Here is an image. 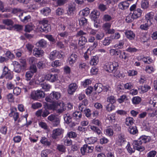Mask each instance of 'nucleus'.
<instances>
[{
    "mask_svg": "<svg viewBox=\"0 0 157 157\" xmlns=\"http://www.w3.org/2000/svg\"><path fill=\"white\" fill-rule=\"evenodd\" d=\"M105 66L107 71L110 73H113L114 76H117L116 73L117 72L118 67H119V63L118 62H113L112 63L110 62L106 63Z\"/></svg>",
    "mask_w": 157,
    "mask_h": 157,
    "instance_id": "f257e3e1",
    "label": "nucleus"
},
{
    "mask_svg": "<svg viewBox=\"0 0 157 157\" xmlns=\"http://www.w3.org/2000/svg\"><path fill=\"white\" fill-rule=\"evenodd\" d=\"M65 104L62 101H59L53 103L52 108L54 109H57V113H60L65 110Z\"/></svg>",
    "mask_w": 157,
    "mask_h": 157,
    "instance_id": "f03ea898",
    "label": "nucleus"
},
{
    "mask_svg": "<svg viewBox=\"0 0 157 157\" xmlns=\"http://www.w3.org/2000/svg\"><path fill=\"white\" fill-rule=\"evenodd\" d=\"M48 119L52 122L53 126L58 127L60 126V119L56 115L51 114L48 117Z\"/></svg>",
    "mask_w": 157,
    "mask_h": 157,
    "instance_id": "7ed1b4c3",
    "label": "nucleus"
},
{
    "mask_svg": "<svg viewBox=\"0 0 157 157\" xmlns=\"http://www.w3.org/2000/svg\"><path fill=\"white\" fill-rule=\"evenodd\" d=\"M32 99L36 100L38 98H42L44 97L45 94L44 92L40 90H38L33 92L31 94Z\"/></svg>",
    "mask_w": 157,
    "mask_h": 157,
    "instance_id": "20e7f679",
    "label": "nucleus"
},
{
    "mask_svg": "<svg viewBox=\"0 0 157 157\" xmlns=\"http://www.w3.org/2000/svg\"><path fill=\"white\" fill-rule=\"evenodd\" d=\"M111 24L109 23L106 22L102 26V28L106 33L113 34L115 32V30L112 29H110Z\"/></svg>",
    "mask_w": 157,
    "mask_h": 157,
    "instance_id": "39448f33",
    "label": "nucleus"
},
{
    "mask_svg": "<svg viewBox=\"0 0 157 157\" xmlns=\"http://www.w3.org/2000/svg\"><path fill=\"white\" fill-rule=\"evenodd\" d=\"M94 149L93 146H88L87 144H84L81 148V152L82 155H84L86 152L91 153L92 152Z\"/></svg>",
    "mask_w": 157,
    "mask_h": 157,
    "instance_id": "423d86ee",
    "label": "nucleus"
},
{
    "mask_svg": "<svg viewBox=\"0 0 157 157\" xmlns=\"http://www.w3.org/2000/svg\"><path fill=\"white\" fill-rule=\"evenodd\" d=\"M63 54L60 53L59 52L57 51H54L51 52L49 56V58L52 60H53L56 58H60L63 57Z\"/></svg>",
    "mask_w": 157,
    "mask_h": 157,
    "instance_id": "0eeeda50",
    "label": "nucleus"
},
{
    "mask_svg": "<svg viewBox=\"0 0 157 157\" xmlns=\"http://www.w3.org/2000/svg\"><path fill=\"white\" fill-rule=\"evenodd\" d=\"M132 145L133 148L135 150H136L140 151H142L144 150V148L141 145V142L139 141L138 140H137L133 141Z\"/></svg>",
    "mask_w": 157,
    "mask_h": 157,
    "instance_id": "6e6552de",
    "label": "nucleus"
},
{
    "mask_svg": "<svg viewBox=\"0 0 157 157\" xmlns=\"http://www.w3.org/2000/svg\"><path fill=\"white\" fill-rule=\"evenodd\" d=\"M64 130L62 128H57L54 129L52 131V137L54 139H56L58 137L62 134Z\"/></svg>",
    "mask_w": 157,
    "mask_h": 157,
    "instance_id": "1a4fd4ad",
    "label": "nucleus"
},
{
    "mask_svg": "<svg viewBox=\"0 0 157 157\" xmlns=\"http://www.w3.org/2000/svg\"><path fill=\"white\" fill-rule=\"evenodd\" d=\"M142 11L140 8H137L134 10L133 13H131V17L133 19H136L140 17L142 13Z\"/></svg>",
    "mask_w": 157,
    "mask_h": 157,
    "instance_id": "9d476101",
    "label": "nucleus"
},
{
    "mask_svg": "<svg viewBox=\"0 0 157 157\" xmlns=\"http://www.w3.org/2000/svg\"><path fill=\"white\" fill-rule=\"evenodd\" d=\"M78 58L77 55L75 53H73L71 54L68 58L69 64L73 65L77 61Z\"/></svg>",
    "mask_w": 157,
    "mask_h": 157,
    "instance_id": "9b49d317",
    "label": "nucleus"
},
{
    "mask_svg": "<svg viewBox=\"0 0 157 157\" xmlns=\"http://www.w3.org/2000/svg\"><path fill=\"white\" fill-rule=\"evenodd\" d=\"M88 101L86 99H84L82 101V103H80L78 106V109L80 110V112H83L86 109V105H88Z\"/></svg>",
    "mask_w": 157,
    "mask_h": 157,
    "instance_id": "f8f14e48",
    "label": "nucleus"
},
{
    "mask_svg": "<svg viewBox=\"0 0 157 157\" xmlns=\"http://www.w3.org/2000/svg\"><path fill=\"white\" fill-rule=\"evenodd\" d=\"M11 112L9 114L10 117L13 116V118L15 121H16L19 117V113H18L15 112L17 109L16 108H13L10 109Z\"/></svg>",
    "mask_w": 157,
    "mask_h": 157,
    "instance_id": "ddd939ff",
    "label": "nucleus"
},
{
    "mask_svg": "<svg viewBox=\"0 0 157 157\" xmlns=\"http://www.w3.org/2000/svg\"><path fill=\"white\" fill-rule=\"evenodd\" d=\"M77 88V86L75 83L71 84L69 86L68 89V93L70 94H72L76 90Z\"/></svg>",
    "mask_w": 157,
    "mask_h": 157,
    "instance_id": "4468645a",
    "label": "nucleus"
},
{
    "mask_svg": "<svg viewBox=\"0 0 157 157\" xmlns=\"http://www.w3.org/2000/svg\"><path fill=\"white\" fill-rule=\"evenodd\" d=\"M3 23L6 25L10 26L9 28H7V29L9 30L12 29V27L13 24V22L11 20L7 19H4L3 21Z\"/></svg>",
    "mask_w": 157,
    "mask_h": 157,
    "instance_id": "2eb2a0df",
    "label": "nucleus"
},
{
    "mask_svg": "<svg viewBox=\"0 0 157 157\" xmlns=\"http://www.w3.org/2000/svg\"><path fill=\"white\" fill-rule=\"evenodd\" d=\"M14 66L13 71L17 73H20L21 72L22 66L18 63L16 61H14L13 62Z\"/></svg>",
    "mask_w": 157,
    "mask_h": 157,
    "instance_id": "dca6fc26",
    "label": "nucleus"
},
{
    "mask_svg": "<svg viewBox=\"0 0 157 157\" xmlns=\"http://www.w3.org/2000/svg\"><path fill=\"white\" fill-rule=\"evenodd\" d=\"M39 29L41 32L47 33L51 31V28L49 24L42 25L40 27Z\"/></svg>",
    "mask_w": 157,
    "mask_h": 157,
    "instance_id": "f3484780",
    "label": "nucleus"
},
{
    "mask_svg": "<svg viewBox=\"0 0 157 157\" xmlns=\"http://www.w3.org/2000/svg\"><path fill=\"white\" fill-rule=\"evenodd\" d=\"M61 97V94L58 92L53 91L50 94V97L54 100L59 99Z\"/></svg>",
    "mask_w": 157,
    "mask_h": 157,
    "instance_id": "a211bd4d",
    "label": "nucleus"
},
{
    "mask_svg": "<svg viewBox=\"0 0 157 157\" xmlns=\"http://www.w3.org/2000/svg\"><path fill=\"white\" fill-rule=\"evenodd\" d=\"M33 53L35 56L39 57L43 55L44 52L42 50L35 48L33 50Z\"/></svg>",
    "mask_w": 157,
    "mask_h": 157,
    "instance_id": "6ab92c4d",
    "label": "nucleus"
},
{
    "mask_svg": "<svg viewBox=\"0 0 157 157\" xmlns=\"http://www.w3.org/2000/svg\"><path fill=\"white\" fill-rule=\"evenodd\" d=\"M125 34L126 37L130 40H132L134 39L135 34L131 30H126L125 33Z\"/></svg>",
    "mask_w": 157,
    "mask_h": 157,
    "instance_id": "aec40b11",
    "label": "nucleus"
},
{
    "mask_svg": "<svg viewBox=\"0 0 157 157\" xmlns=\"http://www.w3.org/2000/svg\"><path fill=\"white\" fill-rule=\"evenodd\" d=\"M72 116L76 121L79 122L82 117V113L80 112L75 111L73 113Z\"/></svg>",
    "mask_w": 157,
    "mask_h": 157,
    "instance_id": "412c9836",
    "label": "nucleus"
},
{
    "mask_svg": "<svg viewBox=\"0 0 157 157\" xmlns=\"http://www.w3.org/2000/svg\"><path fill=\"white\" fill-rule=\"evenodd\" d=\"M100 15V12L97 10H95L93 11L90 14V16L91 19L94 20L95 22V20L98 18Z\"/></svg>",
    "mask_w": 157,
    "mask_h": 157,
    "instance_id": "4be33fe9",
    "label": "nucleus"
},
{
    "mask_svg": "<svg viewBox=\"0 0 157 157\" xmlns=\"http://www.w3.org/2000/svg\"><path fill=\"white\" fill-rule=\"evenodd\" d=\"M94 87V90L98 93H100L103 90V85L101 83H96Z\"/></svg>",
    "mask_w": 157,
    "mask_h": 157,
    "instance_id": "5701e85b",
    "label": "nucleus"
},
{
    "mask_svg": "<svg viewBox=\"0 0 157 157\" xmlns=\"http://www.w3.org/2000/svg\"><path fill=\"white\" fill-rule=\"evenodd\" d=\"M129 6V4L127 1H124L120 3L118 7L120 9L124 10L127 9Z\"/></svg>",
    "mask_w": 157,
    "mask_h": 157,
    "instance_id": "b1692460",
    "label": "nucleus"
},
{
    "mask_svg": "<svg viewBox=\"0 0 157 157\" xmlns=\"http://www.w3.org/2000/svg\"><path fill=\"white\" fill-rule=\"evenodd\" d=\"M151 140L150 136H142L138 139L139 142H141V144L146 143L149 142Z\"/></svg>",
    "mask_w": 157,
    "mask_h": 157,
    "instance_id": "393cba45",
    "label": "nucleus"
},
{
    "mask_svg": "<svg viewBox=\"0 0 157 157\" xmlns=\"http://www.w3.org/2000/svg\"><path fill=\"white\" fill-rule=\"evenodd\" d=\"M51 12V9L47 7H44L40 11L41 13L44 16L48 15L50 14Z\"/></svg>",
    "mask_w": 157,
    "mask_h": 157,
    "instance_id": "a878e982",
    "label": "nucleus"
},
{
    "mask_svg": "<svg viewBox=\"0 0 157 157\" xmlns=\"http://www.w3.org/2000/svg\"><path fill=\"white\" fill-rule=\"evenodd\" d=\"M36 45L38 47L44 48L46 47L47 42L44 39H41L36 43Z\"/></svg>",
    "mask_w": 157,
    "mask_h": 157,
    "instance_id": "bb28decb",
    "label": "nucleus"
},
{
    "mask_svg": "<svg viewBox=\"0 0 157 157\" xmlns=\"http://www.w3.org/2000/svg\"><path fill=\"white\" fill-rule=\"evenodd\" d=\"M87 42L86 38L83 36H80L79 39L78 44L80 46H83Z\"/></svg>",
    "mask_w": 157,
    "mask_h": 157,
    "instance_id": "cd10ccee",
    "label": "nucleus"
},
{
    "mask_svg": "<svg viewBox=\"0 0 157 157\" xmlns=\"http://www.w3.org/2000/svg\"><path fill=\"white\" fill-rule=\"evenodd\" d=\"M128 131L130 134L132 135H135L138 132V130L136 126L129 127Z\"/></svg>",
    "mask_w": 157,
    "mask_h": 157,
    "instance_id": "c85d7f7f",
    "label": "nucleus"
},
{
    "mask_svg": "<svg viewBox=\"0 0 157 157\" xmlns=\"http://www.w3.org/2000/svg\"><path fill=\"white\" fill-rule=\"evenodd\" d=\"M99 61L98 58L97 56H93L91 57L90 63L91 65H96Z\"/></svg>",
    "mask_w": 157,
    "mask_h": 157,
    "instance_id": "c756f323",
    "label": "nucleus"
},
{
    "mask_svg": "<svg viewBox=\"0 0 157 157\" xmlns=\"http://www.w3.org/2000/svg\"><path fill=\"white\" fill-rule=\"evenodd\" d=\"M109 52L112 56H117L121 54V51L118 49H111L109 51Z\"/></svg>",
    "mask_w": 157,
    "mask_h": 157,
    "instance_id": "7c9ffc66",
    "label": "nucleus"
},
{
    "mask_svg": "<svg viewBox=\"0 0 157 157\" xmlns=\"http://www.w3.org/2000/svg\"><path fill=\"white\" fill-rule=\"evenodd\" d=\"M151 24L150 20H147L146 23L140 25V28L142 30H147L148 29V26L151 25Z\"/></svg>",
    "mask_w": 157,
    "mask_h": 157,
    "instance_id": "2f4dec72",
    "label": "nucleus"
},
{
    "mask_svg": "<svg viewBox=\"0 0 157 157\" xmlns=\"http://www.w3.org/2000/svg\"><path fill=\"white\" fill-rule=\"evenodd\" d=\"M134 122V120L132 117H128L126 118L125 123L127 126H129L132 125Z\"/></svg>",
    "mask_w": 157,
    "mask_h": 157,
    "instance_id": "473e14b6",
    "label": "nucleus"
},
{
    "mask_svg": "<svg viewBox=\"0 0 157 157\" xmlns=\"http://www.w3.org/2000/svg\"><path fill=\"white\" fill-rule=\"evenodd\" d=\"M89 9L88 8H86L80 11L79 13V14L81 16H86L89 14Z\"/></svg>",
    "mask_w": 157,
    "mask_h": 157,
    "instance_id": "72a5a7b5",
    "label": "nucleus"
},
{
    "mask_svg": "<svg viewBox=\"0 0 157 157\" xmlns=\"http://www.w3.org/2000/svg\"><path fill=\"white\" fill-rule=\"evenodd\" d=\"M63 63L62 62L59 60H56L52 62L51 63V66L53 67H58L62 65Z\"/></svg>",
    "mask_w": 157,
    "mask_h": 157,
    "instance_id": "f704fd0d",
    "label": "nucleus"
},
{
    "mask_svg": "<svg viewBox=\"0 0 157 157\" xmlns=\"http://www.w3.org/2000/svg\"><path fill=\"white\" fill-rule=\"evenodd\" d=\"M40 85L42 89L44 90L45 91L48 90L50 88V85L45 82L42 83L41 82L40 83Z\"/></svg>",
    "mask_w": 157,
    "mask_h": 157,
    "instance_id": "c9c22d12",
    "label": "nucleus"
},
{
    "mask_svg": "<svg viewBox=\"0 0 157 157\" xmlns=\"http://www.w3.org/2000/svg\"><path fill=\"white\" fill-rule=\"evenodd\" d=\"M90 129L92 130L96 133L98 135H100L101 133V131L100 129L98 127L95 126H91Z\"/></svg>",
    "mask_w": 157,
    "mask_h": 157,
    "instance_id": "e433bc0d",
    "label": "nucleus"
},
{
    "mask_svg": "<svg viewBox=\"0 0 157 157\" xmlns=\"http://www.w3.org/2000/svg\"><path fill=\"white\" fill-rule=\"evenodd\" d=\"M37 59L35 57H31L28 59L29 63L31 65H35L37 62Z\"/></svg>",
    "mask_w": 157,
    "mask_h": 157,
    "instance_id": "4c0bfd02",
    "label": "nucleus"
},
{
    "mask_svg": "<svg viewBox=\"0 0 157 157\" xmlns=\"http://www.w3.org/2000/svg\"><path fill=\"white\" fill-rule=\"evenodd\" d=\"M33 74L31 71H27L25 74V78L26 80H30L32 78Z\"/></svg>",
    "mask_w": 157,
    "mask_h": 157,
    "instance_id": "58836bf2",
    "label": "nucleus"
},
{
    "mask_svg": "<svg viewBox=\"0 0 157 157\" xmlns=\"http://www.w3.org/2000/svg\"><path fill=\"white\" fill-rule=\"evenodd\" d=\"M118 137V141L121 143H122L125 141L126 139L124 134L121 133L119 134Z\"/></svg>",
    "mask_w": 157,
    "mask_h": 157,
    "instance_id": "ea45409f",
    "label": "nucleus"
},
{
    "mask_svg": "<svg viewBox=\"0 0 157 157\" xmlns=\"http://www.w3.org/2000/svg\"><path fill=\"white\" fill-rule=\"evenodd\" d=\"M141 100V98L138 96L134 97L132 99L133 103L135 105L139 104Z\"/></svg>",
    "mask_w": 157,
    "mask_h": 157,
    "instance_id": "a19ab883",
    "label": "nucleus"
},
{
    "mask_svg": "<svg viewBox=\"0 0 157 157\" xmlns=\"http://www.w3.org/2000/svg\"><path fill=\"white\" fill-rule=\"evenodd\" d=\"M75 8L73 5H69L68 7L67 13L68 14L71 15L73 14V12L75 11Z\"/></svg>",
    "mask_w": 157,
    "mask_h": 157,
    "instance_id": "79ce46f5",
    "label": "nucleus"
},
{
    "mask_svg": "<svg viewBox=\"0 0 157 157\" xmlns=\"http://www.w3.org/2000/svg\"><path fill=\"white\" fill-rule=\"evenodd\" d=\"M115 108V106L113 104L109 103L106 106V110L109 112L112 111Z\"/></svg>",
    "mask_w": 157,
    "mask_h": 157,
    "instance_id": "37998d69",
    "label": "nucleus"
},
{
    "mask_svg": "<svg viewBox=\"0 0 157 157\" xmlns=\"http://www.w3.org/2000/svg\"><path fill=\"white\" fill-rule=\"evenodd\" d=\"M107 101L109 103L113 104L116 102V99L114 96H111L107 98Z\"/></svg>",
    "mask_w": 157,
    "mask_h": 157,
    "instance_id": "c03bdc74",
    "label": "nucleus"
},
{
    "mask_svg": "<svg viewBox=\"0 0 157 157\" xmlns=\"http://www.w3.org/2000/svg\"><path fill=\"white\" fill-rule=\"evenodd\" d=\"M64 119L65 122L69 124L71 121V117L69 114H66L64 115Z\"/></svg>",
    "mask_w": 157,
    "mask_h": 157,
    "instance_id": "a18cd8bd",
    "label": "nucleus"
},
{
    "mask_svg": "<svg viewBox=\"0 0 157 157\" xmlns=\"http://www.w3.org/2000/svg\"><path fill=\"white\" fill-rule=\"evenodd\" d=\"M79 24L81 26H84L87 24V20L84 17H82L79 20Z\"/></svg>",
    "mask_w": 157,
    "mask_h": 157,
    "instance_id": "49530a36",
    "label": "nucleus"
},
{
    "mask_svg": "<svg viewBox=\"0 0 157 157\" xmlns=\"http://www.w3.org/2000/svg\"><path fill=\"white\" fill-rule=\"evenodd\" d=\"M148 6V2L147 0H143L141 3V6L143 9L147 8Z\"/></svg>",
    "mask_w": 157,
    "mask_h": 157,
    "instance_id": "de8ad7c7",
    "label": "nucleus"
},
{
    "mask_svg": "<svg viewBox=\"0 0 157 157\" xmlns=\"http://www.w3.org/2000/svg\"><path fill=\"white\" fill-rule=\"evenodd\" d=\"M56 148L60 151L62 152H64L65 151L66 147L63 145L58 144Z\"/></svg>",
    "mask_w": 157,
    "mask_h": 157,
    "instance_id": "09e8293b",
    "label": "nucleus"
},
{
    "mask_svg": "<svg viewBox=\"0 0 157 157\" xmlns=\"http://www.w3.org/2000/svg\"><path fill=\"white\" fill-rule=\"evenodd\" d=\"M104 36L105 35L104 33H99L96 34V38L98 40H101L104 38Z\"/></svg>",
    "mask_w": 157,
    "mask_h": 157,
    "instance_id": "8fccbe9b",
    "label": "nucleus"
},
{
    "mask_svg": "<svg viewBox=\"0 0 157 157\" xmlns=\"http://www.w3.org/2000/svg\"><path fill=\"white\" fill-rule=\"evenodd\" d=\"M33 29V26L31 25H27L25 26L24 30L27 32L29 33Z\"/></svg>",
    "mask_w": 157,
    "mask_h": 157,
    "instance_id": "3c124183",
    "label": "nucleus"
},
{
    "mask_svg": "<svg viewBox=\"0 0 157 157\" xmlns=\"http://www.w3.org/2000/svg\"><path fill=\"white\" fill-rule=\"evenodd\" d=\"M10 71L6 66H5L3 68V71L2 75L0 77L1 78H2L6 75Z\"/></svg>",
    "mask_w": 157,
    "mask_h": 157,
    "instance_id": "603ef678",
    "label": "nucleus"
},
{
    "mask_svg": "<svg viewBox=\"0 0 157 157\" xmlns=\"http://www.w3.org/2000/svg\"><path fill=\"white\" fill-rule=\"evenodd\" d=\"M21 89L19 87H16L13 90V94L16 96L19 95L21 93Z\"/></svg>",
    "mask_w": 157,
    "mask_h": 157,
    "instance_id": "864d4df0",
    "label": "nucleus"
},
{
    "mask_svg": "<svg viewBox=\"0 0 157 157\" xmlns=\"http://www.w3.org/2000/svg\"><path fill=\"white\" fill-rule=\"evenodd\" d=\"M64 10L62 8H58L56 10V14L57 16H60L63 14Z\"/></svg>",
    "mask_w": 157,
    "mask_h": 157,
    "instance_id": "5fc2aeb1",
    "label": "nucleus"
},
{
    "mask_svg": "<svg viewBox=\"0 0 157 157\" xmlns=\"http://www.w3.org/2000/svg\"><path fill=\"white\" fill-rule=\"evenodd\" d=\"M40 142L42 144L49 146L50 144V143L48 141L47 139L45 137H42L40 140Z\"/></svg>",
    "mask_w": 157,
    "mask_h": 157,
    "instance_id": "6e6d98bb",
    "label": "nucleus"
},
{
    "mask_svg": "<svg viewBox=\"0 0 157 157\" xmlns=\"http://www.w3.org/2000/svg\"><path fill=\"white\" fill-rule=\"evenodd\" d=\"M50 153V151L48 149L44 150L41 151V157H48V155Z\"/></svg>",
    "mask_w": 157,
    "mask_h": 157,
    "instance_id": "4d7b16f0",
    "label": "nucleus"
},
{
    "mask_svg": "<svg viewBox=\"0 0 157 157\" xmlns=\"http://www.w3.org/2000/svg\"><path fill=\"white\" fill-rule=\"evenodd\" d=\"M91 122L93 124L97 126H99L101 125V122L98 119H94L92 120Z\"/></svg>",
    "mask_w": 157,
    "mask_h": 157,
    "instance_id": "13d9d810",
    "label": "nucleus"
},
{
    "mask_svg": "<svg viewBox=\"0 0 157 157\" xmlns=\"http://www.w3.org/2000/svg\"><path fill=\"white\" fill-rule=\"evenodd\" d=\"M111 39L109 37H107L105 38L103 41V44L105 46L109 45L110 43Z\"/></svg>",
    "mask_w": 157,
    "mask_h": 157,
    "instance_id": "bf43d9fd",
    "label": "nucleus"
},
{
    "mask_svg": "<svg viewBox=\"0 0 157 157\" xmlns=\"http://www.w3.org/2000/svg\"><path fill=\"white\" fill-rule=\"evenodd\" d=\"M42 106V104L39 102H36L32 104V107L35 109L39 108Z\"/></svg>",
    "mask_w": 157,
    "mask_h": 157,
    "instance_id": "052dcab7",
    "label": "nucleus"
},
{
    "mask_svg": "<svg viewBox=\"0 0 157 157\" xmlns=\"http://www.w3.org/2000/svg\"><path fill=\"white\" fill-rule=\"evenodd\" d=\"M29 71H31V72L33 73V74L36 72L37 71L36 66L35 65H31L30 67V70Z\"/></svg>",
    "mask_w": 157,
    "mask_h": 157,
    "instance_id": "680f3d73",
    "label": "nucleus"
},
{
    "mask_svg": "<svg viewBox=\"0 0 157 157\" xmlns=\"http://www.w3.org/2000/svg\"><path fill=\"white\" fill-rule=\"evenodd\" d=\"M67 136L70 138H75L76 137L77 134L75 132L71 131L68 133Z\"/></svg>",
    "mask_w": 157,
    "mask_h": 157,
    "instance_id": "e2e57ef3",
    "label": "nucleus"
},
{
    "mask_svg": "<svg viewBox=\"0 0 157 157\" xmlns=\"http://www.w3.org/2000/svg\"><path fill=\"white\" fill-rule=\"evenodd\" d=\"M88 140L89 141L88 144H93L97 141V139L94 137H91L88 138Z\"/></svg>",
    "mask_w": 157,
    "mask_h": 157,
    "instance_id": "0e129e2a",
    "label": "nucleus"
},
{
    "mask_svg": "<svg viewBox=\"0 0 157 157\" xmlns=\"http://www.w3.org/2000/svg\"><path fill=\"white\" fill-rule=\"evenodd\" d=\"M58 78V75L57 74H55L54 75L51 74L50 81L51 82H53L56 81Z\"/></svg>",
    "mask_w": 157,
    "mask_h": 157,
    "instance_id": "69168bd1",
    "label": "nucleus"
},
{
    "mask_svg": "<svg viewBox=\"0 0 157 157\" xmlns=\"http://www.w3.org/2000/svg\"><path fill=\"white\" fill-rule=\"evenodd\" d=\"M153 13L152 12H150L147 13L145 15V18L147 21V20H150V19H152L153 17Z\"/></svg>",
    "mask_w": 157,
    "mask_h": 157,
    "instance_id": "338daca9",
    "label": "nucleus"
},
{
    "mask_svg": "<svg viewBox=\"0 0 157 157\" xmlns=\"http://www.w3.org/2000/svg\"><path fill=\"white\" fill-rule=\"evenodd\" d=\"M112 19V17L109 15L105 14L103 17V19L106 21H109Z\"/></svg>",
    "mask_w": 157,
    "mask_h": 157,
    "instance_id": "774afa93",
    "label": "nucleus"
}]
</instances>
